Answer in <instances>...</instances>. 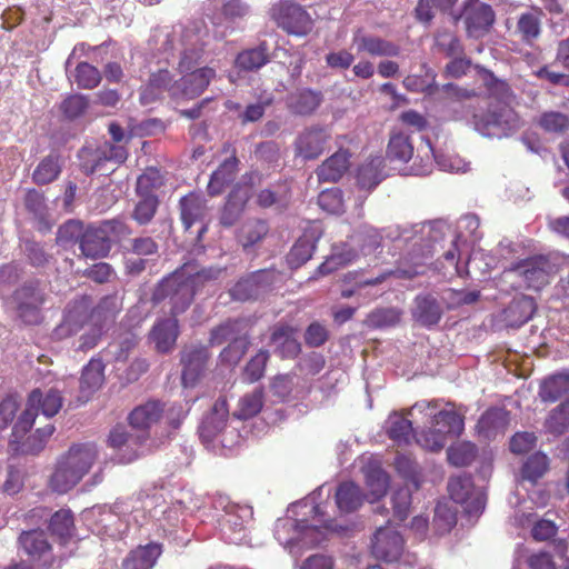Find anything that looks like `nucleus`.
<instances>
[{
  "label": "nucleus",
  "mask_w": 569,
  "mask_h": 569,
  "mask_svg": "<svg viewBox=\"0 0 569 569\" xmlns=\"http://www.w3.org/2000/svg\"><path fill=\"white\" fill-rule=\"evenodd\" d=\"M480 80L488 92V111H479L473 116L475 129L485 137H493L498 131V80L492 72L477 67Z\"/></svg>",
  "instance_id": "nucleus-6"
},
{
  "label": "nucleus",
  "mask_w": 569,
  "mask_h": 569,
  "mask_svg": "<svg viewBox=\"0 0 569 569\" xmlns=\"http://www.w3.org/2000/svg\"><path fill=\"white\" fill-rule=\"evenodd\" d=\"M214 76V69L208 67L188 72L179 81H174L169 93L174 98H196L204 91Z\"/></svg>",
  "instance_id": "nucleus-14"
},
{
  "label": "nucleus",
  "mask_w": 569,
  "mask_h": 569,
  "mask_svg": "<svg viewBox=\"0 0 569 569\" xmlns=\"http://www.w3.org/2000/svg\"><path fill=\"white\" fill-rule=\"evenodd\" d=\"M50 529L52 533L61 539L70 537L73 531V517L71 511L64 509L57 511L50 519Z\"/></svg>",
  "instance_id": "nucleus-64"
},
{
  "label": "nucleus",
  "mask_w": 569,
  "mask_h": 569,
  "mask_svg": "<svg viewBox=\"0 0 569 569\" xmlns=\"http://www.w3.org/2000/svg\"><path fill=\"white\" fill-rule=\"evenodd\" d=\"M386 425L388 436L398 445H408L415 437L412 422L402 415L397 412L390 415Z\"/></svg>",
  "instance_id": "nucleus-39"
},
{
  "label": "nucleus",
  "mask_w": 569,
  "mask_h": 569,
  "mask_svg": "<svg viewBox=\"0 0 569 569\" xmlns=\"http://www.w3.org/2000/svg\"><path fill=\"white\" fill-rule=\"evenodd\" d=\"M164 412L163 406L157 400H149L136 409L129 416L130 425L140 430H146L157 423Z\"/></svg>",
  "instance_id": "nucleus-33"
},
{
  "label": "nucleus",
  "mask_w": 569,
  "mask_h": 569,
  "mask_svg": "<svg viewBox=\"0 0 569 569\" xmlns=\"http://www.w3.org/2000/svg\"><path fill=\"white\" fill-rule=\"evenodd\" d=\"M82 170L87 174L101 171L106 161H114L121 163L127 159V151L121 146L106 143L102 148L91 151L82 149L79 153Z\"/></svg>",
  "instance_id": "nucleus-15"
},
{
  "label": "nucleus",
  "mask_w": 569,
  "mask_h": 569,
  "mask_svg": "<svg viewBox=\"0 0 569 569\" xmlns=\"http://www.w3.org/2000/svg\"><path fill=\"white\" fill-rule=\"evenodd\" d=\"M97 459V448L92 443L72 446L57 462L50 478V487L58 493H66L72 489L88 471Z\"/></svg>",
  "instance_id": "nucleus-2"
},
{
  "label": "nucleus",
  "mask_w": 569,
  "mask_h": 569,
  "mask_svg": "<svg viewBox=\"0 0 569 569\" xmlns=\"http://www.w3.org/2000/svg\"><path fill=\"white\" fill-rule=\"evenodd\" d=\"M162 186V178L157 169L149 168L139 176L136 186L138 197H157L153 192Z\"/></svg>",
  "instance_id": "nucleus-59"
},
{
  "label": "nucleus",
  "mask_w": 569,
  "mask_h": 569,
  "mask_svg": "<svg viewBox=\"0 0 569 569\" xmlns=\"http://www.w3.org/2000/svg\"><path fill=\"white\" fill-rule=\"evenodd\" d=\"M104 365L99 359H92L84 367L80 380V389L82 393L91 395L98 390L104 381Z\"/></svg>",
  "instance_id": "nucleus-42"
},
{
  "label": "nucleus",
  "mask_w": 569,
  "mask_h": 569,
  "mask_svg": "<svg viewBox=\"0 0 569 569\" xmlns=\"http://www.w3.org/2000/svg\"><path fill=\"white\" fill-rule=\"evenodd\" d=\"M352 41L358 52H366L373 57H397L400 53L398 44L380 37L357 32Z\"/></svg>",
  "instance_id": "nucleus-22"
},
{
  "label": "nucleus",
  "mask_w": 569,
  "mask_h": 569,
  "mask_svg": "<svg viewBox=\"0 0 569 569\" xmlns=\"http://www.w3.org/2000/svg\"><path fill=\"white\" fill-rule=\"evenodd\" d=\"M480 297L479 291H466L456 289H446L442 291L441 299L448 309H456L465 305L475 303Z\"/></svg>",
  "instance_id": "nucleus-60"
},
{
  "label": "nucleus",
  "mask_w": 569,
  "mask_h": 569,
  "mask_svg": "<svg viewBox=\"0 0 569 569\" xmlns=\"http://www.w3.org/2000/svg\"><path fill=\"white\" fill-rule=\"evenodd\" d=\"M209 352L206 347H186L181 352L182 383L193 386L203 373Z\"/></svg>",
  "instance_id": "nucleus-17"
},
{
  "label": "nucleus",
  "mask_w": 569,
  "mask_h": 569,
  "mask_svg": "<svg viewBox=\"0 0 569 569\" xmlns=\"http://www.w3.org/2000/svg\"><path fill=\"white\" fill-rule=\"evenodd\" d=\"M460 18L469 36L478 38L493 23L495 11L489 4L479 0H468Z\"/></svg>",
  "instance_id": "nucleus-13"
},
{
  "label": "nucleus",
  "mask_w": 569,
  "mask_h": 569,
  "mask_svg": "<svg viewBox=\"0 0 569 569\" xmlns=\"http://www.w3.org/2000/svg\"><path fill=\"white\" fill-rule=\"evenodd\" d=\"M196 288L187 278V268H182L164 278L154 289L152 300L160 302L169 299L173 317L190 306Z\"/></svg>",
  "instance_id": "nucleus-4"
},
{
  "label": "nucleus",
  "mask_w": 569,
  "mask_h": 569,
  "mask_svg": "<svg viewBox=\"0 0 569 569\" xmlns=\"http://www.w3.org/2000/svg\"><path fill=\"white\" fill-rule=\"evenodd\" d=\"M569 427V398L561 401L558 406L550 410L545 421V428L550 433L561 435Z\"/></svg>",
  "instance_id": "nucleus-51"
},
{
  "label": "nucleus",
  "mask_w": 569,
  "mask_h": 569,
  "mask_svg": "<svg viewBox=\"0 0 569 569\" xmlns=\"http://www.w3.org/2000/svg\"><path fill=\"white\" fill-rule=\"evenodd\" d=\"M249 198V188H234L222 209L220 217L221 224L226 227L233 226L240 219Z\"/></svg>",
  "instance_id": "nucleus-32"
},
{
  "label": "nucleus",
  "mask_w": 569,
  "mask_h": 569,
  "mask_svg": "<svg viewBox=\"0 0 569 569\" xmlns=\"http://www.w3.org/2000/svg\"><path fill=\"white\" fill-rule=\"evenodd\" d=\"M538 126L547 132H562L569 129V116L561 111H545L537 121Z\"/></svg>",
  "instance_id": "nucleus-55"
},
{
  "label": "nucleus",
  "mask_w": 569,
  "mask_h": 569,
  "mask_svg": "<svg viewBox=\"0 0 569 569\" xmlns=\"http://www.w3.org/2000/svg\"><path fill=\"white\" fill-rule=\"evenodd\" d=\"M363 472L369 490L366 499L373 502L386 495L389 486L388 476L381 468L371 466L365 468Z\"/></svg>",
  "instance_id": "nucleus-41"
},
{
  "label": "nucleus",
  "mask_w": 569,
  "mask_h": 569,
  "mask_svg": "<svg viewBox=\"0 0 569 569\" xmlns=\"http://www.w3.org/2000/svg\"><path fill=\"white\" fill-rule=\"evenodd\" d=\"M80 249L87 258L98 259L106 257L111 249L107 230L97 228L88 229L80 239Z\"/></svg>",
  "instance_id": "nucleus-25"
},
{
  "label": "nucleus",
  "mask_w": 569,
  "mask_h": 569,
  "mask_svg": "<svg viewBox=\"0 0 569 569\" xmlns=\"http://www.w3.org/2000/svg\"><path fill=\"white\" fill-rule=\"evenodd\" d=\"M270 340L274 346V352L281 358H295L301 351V346L293 336V329L289 326L274 327Z\"/></svg>",
  "instance_id": "nucleus-31"
},
{
  "label": "nucleus",
  "mask_w": 569,
  "mask_h": 569,
  "mask_svg": "<svg viewBox=\"0 0 569 569\" xmlns=\"http://www.w3.org/2000/svg\"><path fill=\"white\" fill-rule=\"evenodd\" d=\"M421 154L423 164L416 169L417 174H428L431 172L432 161L435 160L439 168L450 172H466L469 170V163L459 157H450L446 154H436L429 139L418 149Z\"/></svg>",
  "instance_id": "nucleus-16"
},
{
  "label": "nucleus",
  "mask_w": 569,
  "mask_h": 569,
  "mask_svg": "<svg viewBox=\"0 0 569 569\" xmlns=\"http://www.w3.org/2000/svg\"><path fill=\"white\" fill-rule=\"evenodd\" d=\"M161 555V546L149 543L132 550L123 560L122 569H151Z\"/></svg>",
  "instance_id": "nucleus-34"
},
{
  "label": "nucleus",
  "mask_w": 569,
  "mask_h": 569,
  "mask_svg": "<svg viewBox=\"0 0 569 569\" xmlns=\"http://www.w3.org/2000/svg\"><path fill=\"white\" fill-rule=\"evenodd\" d=\"M121 515L124 516V508L122 503L116 502L113 508L94 507L88 512L87 517L97 518V533L117 537L128 529V519L122 518Z\"/></svg>",
  "instance_id": "nucleus-12"
},
{
  "label": "nucleus",
  "mask_w": 569,
  "mask_h": 569,
  "mask_svg": "<svg viewBox=\"0 0 569 569\" xmlns=\"http://www.w3.org/2000/svg\"><path fill=\"white\" fill-rule=\"evenodd\" d=\"M250 321L248 319L229 320L211 331L210 342L222 345L226 341L232 342L237 338L248 337Z\"/></svg>",
  "instance_id": "nucleus-35"
},
{
  "label": "nucleus",
  "mask_w": 569,
  "mask_h": 569,
  "mask_svg": "<svg viewBox=\"0 0 569 569\" xmlns=\"http://www.w3.org/2000/svg\"><path fill=\"white\" fill-rule=\"evenodd\" d=\"M477 433L480 439L492 440L498 436V410L488 409L477 423Z\"/></svg>",
  "instance_id": "nucleus-62"
},
{
  "label": "nucleus",
  "mask_w": 569,
  "mask_h": 569,
  "mask_svg": "<svg viewBox=\"0 0 569 569\" xmlns=\"http://www.w3.org/2000/svg\"><path fill=\"white\" fill-rule=\"evenodd\" d=\"M437 408V401H419L409 411L418 410L431 416L430 427L417 436V443L430 451H440L448 437H459L465 430L463 412L457 410L452 403H448L446 408L435 412Z\"/></svg>",
  "instance_id": "nucleus-1"
},
{
  "label": "nucleus",
  "mask_w": 569,
  "mask_h": 569,
  "mask_svg": "<svg viewBox=\"0 0 569 569\" xmlns=\"http://www.w3.org/2000/svg\"><path fill=\"white\" fill-rule=\"evenodd\" d=\"M433 266L445 277L457 276L463 278L469 274L468 262L465 264L460 263V250L457 239H451L450 247L437 259Z\"/></svg>",
  "instance_id": "nucleus-27"
},
{
  "label": "nucleus",
  "mask_w": 569,
  "mask_h": 569,
  "mask_svg": "<svg viewBox=\"0 0 569 569\" xmlns=\"http://www.w3.org/2000/svg\"><path fill=\"white\" fill-rule=\"evenodd\" d=\"M208 207L206 199L197 193H189L180 199V216L186 229H190L194 223H201L198 237L207 231L206 218Z\"/></svg>",
  "instance_id": "nucleus-18"
},
{
  "label": "nucleus",
  "mask_w": 569,
  "mask_h": 569,
  "mask_svg": "<svg viewBox=\"0 0 569 569\" xmlns=\"http://www.w3.org/2000/svg\"><path fill=\"white\" fill-rule=\"evenodd\" d=\"M321 101V92L311 89H300L288 96L287 107L293 114L310 116L319 108Z\"/></svg>",
  "instance_id": "nucleus-28"
},
{
  "label": "nucleus",
  "mask_w": 569,
  "mask_h": 569,
  "mask_svg": "<svg viewBox=\"0 0 569 569\" xmlns=\"http://www.w3.org/2000/svg\"><path fill=\"white\" fill-rule=\"evenodd\" d=\"M74 81L82 89H94L101 82V73L94 66L80 62L74 70Z\"/></svg>",
  "instance_id": "nucleus-58"
},
{
  "label": "nucleus",
  "mask_w": 569,
  "mask_h": 569,
  "mask_svg": "<svg viewBox=\"0 0 569 569\" xmlns=\"http://www.w3.org/2000/svg\"><path fill=\"white\" fill-rule=\"evenodd\" d=\"M477 453V447L472 442L461 441L447 449V459L451 466L467 467L475 461Z\"/></svg>",
  "instance_id": "nucleus-44"
},
{
  "label": "nucleus",
  "mask_w": 569,
  "mask_h": 569,
  "mask_svg": "<svg viewBox=\"0 0 569 569\" xmlns=\"http://www.w3.org/2000/svg\"><path fill=\"white\" fill-rule=\"evenodd\" d=\"M228 403L224 398H219L212 406L211 411L204 417L199 427V435L202 441L211 442L226 428L228 419Z\"/></svg>",
  "instance_id": "nucleus-21"
},
{
  "label": "nucleus",
  "mask_w": 569,
  "mask_h": 569,
  "mask_svg": "<svg viewBox=\"0 0 569 569\" xmlns=\"http://www.w3.org/2000/svg\"><path fill=\"white\" fill-rule=\"evenodd\" d=\"M269 61L268 47L261 43L258 48L240 52L236 59V66L244 71H253L263 67Z\"/></svg>",
  "instance_id": "nucleus-43"
},
{
  "label": "nucleus",
  "mask_w": 569,
  "mask_h": 569,
  "mask_svg": "<svg viewBox=\"0 0 569 569\" xmlns=\"http://www.w3.org/2000/svg\"><path fill=\"white\" fill-rule=\"evenodd\" d=\"M62 407V397L58 390L50 389L43 395L39 389L33 390L28 398L27 407L13 427V436L27 432L33 425L39 411L47 418L53 417Z\"/></svg>",
  "instance_id": "nucleus-5"
},
{
  "label": "nucleus",
  "mask_w": 569,
  "mask_h": 569,
  "mask_svg": "<svg viewBox=\"0 0 569 569\" xmlns=\"http://www.w3.org/2000/svg\"><path fill=\"white\" fill-rule=\"evenodd\" d=\"M538 395L542 402H557L562 396L569 395V368L542 379Z\"/></svg>",
  "instance_id": "nucleus-23"
},
{
  "label": "nucleus",
  "mask_w": 569,
  "mask_h": 569,
  "mask_svg": "<svg viewBox=\"0 0 569 569\" xmlns=\"http://www.w3.org/2000/svg\"><path fill=\"white\" fill-rule=\"evenodd\" d=\"M21 549L33 561H39L43 566H51V545L42 530L23 531L19 537Z\"/></svg>",
  "instance_id": "nucleus-19"
},
{
  "label": "nucleus",
  "mask_w": 569,
  "mask_h": 569,
  "mask_svg": "<svg viewBox=\"0 0 569 569\" xmlns=\"http://www.w3.org/2000/svg\"><path fill=\"white\" fill-rule=\"evenodd\" d=\"M272 18L278 27L295 36H306L312 29L310 14L298 3L282 1L272 8Z\"/></svg>",
  "instance_id": "nucleus-8"
},
{
  "label": "nucleus",
  "mask_w": 569,
  "mask_h": 569,
  "mask_svg": "<svg viewBox=\"0 0 569 569\" xmlns=\"http://www.w3.org/2000/svg\"><path fill=\"white\" fill-rule=\"evenodd\" d=\"M263 271H258L248 278L239 280L230 290L233 300L247 301L259 296L261 290L266 288L263 283Z\"/></svg>",
  "instance_id": "nucleus-37"
},
{
  "label": "nucleus",
  "mask_w": 569,
  "mask_h": 569,
  "mask_svg": "<svg viewBox=\"0 0 569 569\" xmlns=\"http://www.w3.org/2000/svg\"><path fill=\"white\" fill-rule=\"evenodd\" d=\"M557 272H559V267L551 256L533 254L506 267L503 277L516 274L522 280L525 287L531 290H542L551 282Z\"/></svg>",
  "instance_id": "nucleus-3"
},
{
  "label": "nucleus",
  "mask_w": 569,
  "mask_h": 569,
  "mask_svg": "<svg viewBox=\"0 0 569 569\" xmlns=\"http://www.w3.org/2000/svg\"><path fill=\"white\" fill-rule=\"evenodd\" d=\"M268 224L262 220L248 221L240 230L239 240L243 248L254 246L268 233Z\"/></svg>",
  "instance_id": "nucleus-56"
},
{
  "label": "nucleus",
  "mask_w": 569,
  "mask_h": 569,
  "mask_svg": "<svg viewBox=\"0 0 569 569\" xmlns=\"http://www.w3.org/2000/svg\"><path fill=\"white\" fill-rule=\"evenodd\" d=\"M121 303L117 296H107L100 300L98 306L92 310L90 319L92 323L103 327V323L112 321L120 311Z\"/></svg>",
  "instance_id": "nucleus-52"
},
{
  "label": "nucleus",
  "mask_w": 569,
  "mask_h": 569,
  "mask_svg": "<svg viewBox=\"0 0 569 569\" xmlns=\"http://www.w3.org/2000/svg\"><path fill=\"white\" fill-rule=\"evenodd\" d=\"M357 258V252L350 248H335L330 257H328L317 269V274L327 276L352 262Z\"/></svg>",
  "instance_id": "nucleus-47"
},
{
  "label": "nucleus",
  "mask_w": 569,
  "mask_h": 569,
  "mask_svg": "<svg viewBox=\"0 0 569 569\" xmlns=\"http://www.w3.org/2000/svg\"><path fill=\"white\" fill-rule=\"evenodd\" d=\"M349 157L347 150H339L325 160L316 170L319 181H338L349 168Z\"/></svg>",
  "instance_id": "nucleus-30"
},
{
  "label": "nucleus",
  "mask_w": 569,
  "mask_h": 569,
  "mask_svg": "<svg viewBox=\"0 0 569 569\" xmlns=\"http://www.w3.org/2000/svg\"><path fill=\"white\" fill-rule=\"evenodd\" d=\"M179 336L178 320L176 317L158 320L150 331V339L159 352H169L176 345Z\"/></svg>",
  "instance_id": "nucleus-24"
},
{
  "label": "nucleus",
  "mask_w": 569,
  "mask_h": 569,
  "mask_svg": "<svg viewBox=\"0 0 569 569\" xmlns=\"http://www.w3.org/2000/svg\"><path fill=\"white\" fill-rule=\"evenodd\" d=\"M249 338H237L226 347L221 353V362L228 366H236L242 359L249 347Z\"/></svg>",
  "instance_id": "nucleus-63"
},
{
  "label": "nucleus",
  "mask_w": 569,
  "mask_h": 569,
  "mask_svg": "<svg viewBox=\"0 0 569 569\" xmlns=\"http://www.w3.org/2000/svg\"><path fill=\"white\" fill-rule=\"evenodd\" d=\"M412 317L421 326H436L442 317V309L436 297L421 295L415 299Z\"/></svg>",
  "instance_id": "nucleus-29"
},
{
  "label": "nucleus",
  "mask_w": 569,
  "mask_h": 569,
  "mask_svg": "<svg viewBox=\"0 0 569 569\" xmlns=\"http://www.w3.org/2000/svg\"><path fill=\"white\" fill-rule=\"evenodd\" d=\"M363 501L360 488L353 482L341 483L336 492V503L341 512L349 513L357 510Z\"/></svg>",
  "instance_id": "nucleus-40"
},
{
  "label": "nucleus",
  "mask_w": 569,
  "mask_h": 569,
  "mask_svg": "<svg viewBox=\"0 0 569 569\" xmlns=\"http://www.w3.org/2000/svg\"><path fill=\"white\" fill-rule=\"evenodd\" d=\"M316 249V239L305 233L291 248L287 259L291 268H299L306 263L313 254Z\"/></svg>",
  "instance_id": "nucleus-45"
},
{
  "label": "nucleus",
  "mask_w": 569,
  "mask_h": 569,
  "mask_svg": "<svg viewBox=\"0 0 569 569\" xmlns=\"http://www.w3.org/2000/svg\"><path fill=\"white\" fill-rule=\"evenodd\" d=\"M62 164L63 161L59 154H48L36 167L32 173V180L40 186L53 182L61 173Z\"/></svg>",
  "instance_id": "nucleus-38"
},
{
  "label": "nucleus",
  "mask_w": 569,
  "mask_h": 569,
  "mask_svg": "<svg viewBox=\"0 0 569 569\" xmlns=\"http://www.w3.org/2000/svg\"><path fill=\"white\" fill-rule=\"evenodd\" d=\"M331 140L330 131L320 126L305 128L295 140V153L306 161L318 159Z\"/></svg>",
  "instance_id": "nucleus-9"
},
{
  "label": "nucleus",
  "mask_w": 569,
  "mask_h": 569,
  "mask_svg": "<svg viewBox=\"0 0 569 569\" xmlns=\"http://www.w3.org/2000/svg\"><path fill=\"white\" fill-rule=\"evenodd\" d=\"M139 201L137 202L133 211L132 219L137 221L139 224L143 226L149 223L157 211L159 200L157 197H139Z\"/></svg>",
  "instance_id": "nucleus-61"
},
{
  "label": "nucleus",
  "mask_w": 569,
  "mask_h": 569,
  "mask_svg": "<svg viewBox=\"0 0 569 569\" xmlns=\"http://www.w3.org/2000/svg\"><path fill=\"white\" fill-rule=\"evenodd\" d=\"M450 498L463 508V511L472 516L481 513L486 506V496L481 489H477L469 476L451 477L448 481Z\"/></svg>",
  "instance_id": "nucleus-7"
},
{
  "label": "nucleus",
  "mask_w": 569,
  "mask_h": 569,
  "mask_svg": "<svg viewBox=\"0 0 569 569\" xmlns=\"http://www.w3.org/2000/svg\"><path fill=\"white\" fill-rule=\"evenodd\" d=\"M537 310V301L533 297L519 293L502 310V320L510 328H518L533 317Z\"/></svg>",
  "instance_id": "nucleus-20"
},
{
  "label": "nucleus",
  "mask_w": 569,
  "mask_h": 569,
  "mask_svg": "<svg viewBox=\"0 0 569 569\" xmlns=\"http://www.w3.org/2000/svg\"><path fill=\"white\" fill-rule=\"evenodd\" d=\"M54 427L47 425L39 428L34 433L30 435L21 445V452L26 455H37L47 445L49 438L52 436Z\"/></svg>",
  "instance_id": "nucleus-57"
},
{
  "label": "nucleus",
  "mask_w": 569,
  "mask_h": 569,
  "mask_svg": "<svg viewBox=\"0 0 569 569\" xmlns=\"http://www.w3.org/2000/svg\"><path fill=\"white\" fill-rule=\"evenodd\" d=\"M382 167L383 159L381 157L372 158L363 163L358 170L357 180L359 186L363 189L375 188L382 180Z\"/></svg>",
  "instance_id": "nucleus-50"
},
{
  "label": "nucleus",
  "mask_w": 569,
  "mask_h": 569,
  "mask_svg": "<svg viewBox=\"0 0 569 569\" xmlns=\"http://www.w3.org/2000/svg\"><path fill=\"white\" fill-rule=\"evenodd\" d=\"M403 538L391 526L380 527L371 539V553L388 562L397 561L403 551Z\"/></svg>",
  "instance_id": "nucleus-11"
},
{
  "label": "nucleus",
  "mask_w": 569,
  "mask_h": 569,
  "mask_svg": "<svg viewBox=\"0 0 569 569\" xmlns=\"http://www.w3.org/2000/svg\"><path fill=\"white\" fill-rule=\"evenodd\" d=\"M262 406L263 391L260 388H256L253 391L240 398L233 416L240 420L252 418L261 411Z\"/></svg>",
  "instance_id": "nucleus-46"
},
{
  "label": "nucleus",
  "mask_w": 569,
  "mask_h": 569,
  "mask_svg": "<svg viewBox=\"0 0 569 569\" xmlns=\"http://www.w3.org/2000/svg\"><path fill=\"white\" fill-rule=\"evenodd\" d=\"M174 82L171 81V76L168 70H160L150 77L149 83L141 93V100L143 103L153 101L162 90L169 92L170 87Z\"/></svg>",
  "instance_id": "nucleus-53"
},
{
  "label": "nucleus",
  "mask_w": 569,
  "mask_h": 569,
  "mask_svg": "<svg viewBox=\"0 0 569 569\" xmlns=\"http://www.w3.org/2000/svg\"><path fill=\"white\" fill-rule=\"evenodd\" d=\"M84 318L86 312L82 305L68 310L63 321L54 329L53 336L57 339H64L77 333L82 328Z\"/></svg>",
  "instance_id": "nucleus-49"
},
{
  "label": "nucleus",
  "mask_w": 569,
  "mask_h": 569,
  "mask_svg": "<svg viewBox=\"0 0 569 569\" xmlns=\"http://www.w3.org/2000/svg\"><path fill=\"white\" fill-rule=\"evenodd\" d=\"M549 468V458L543 452H535L523 463L521 468L522 479L536 483L540 477H543Z\"/></svg>",
  "instance_id": "nucleus-54"
},
{
  "label": "nucleus",
  "mask_w": 569,
  "mask_h": 569,
  "mask_svg": "<svg viewBox=\"0 0 569 569\" xmlns=\"http://www.w3.org/2000/svg\"><path fill=\"white\" fill-rule=\"evenodd\" d=\"M238 159L231 156L224 160L220 167L211 174L208 183V192L210 196L220 194L229 183H231L237 174Z\"/></svg>",
  "instance_id": "nucleus-36"
},
{
  "label": "nucleus",
  "mask_w": 569,
  "mask_h": 569,
  "mask_svg": "<svg viewBox=\"0 0 569 569\" xmlns=\"http://www.w3.org/2000/svg\"><path fill=\"white\" fill-rule=\"evenodd\" d=\"M17 305L18 316L28 325H33L40 320V309L44 303V293L39 287V282H27L16 290L13 296Z\"/></svg>",
  "instance_id": "nucleus-10"
},
{
  "label": "nucleus",
  "mask_w": 569,
  "mask_h": 569,
  "mask_svg": "<svg viewBox=\"0 0 569 569\" xmlns=\"http://www.w3.org/2000/svg\"><path fill=\"white\" fill-rule=\"evenodd\" d=\"M387 154L391 160L408 162L413 156V146L409 134L393 133L388 143Z\"/></svg>",
  "instance_id": "nucleus-48"
},
{
  "label": "nucleus",
  "mask_w": 569,
  "mask_h": 569,
  "mask_svg": "<svg viewBox=\"0 0 569 569\" xmlns=\"http://www.w3.org/2000/svg\"><path fill=\"white\" fill-rule=\"evenodd\" d=\"M435 247H422L418 241L413 242V248L406 258L408 267H399L395 273L400 278L411 279L425 273L427 261L432 257Z\"/></svg>",
  "instance_id": "nucleus-26"
}]
</instances>
